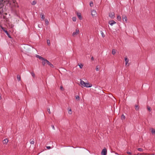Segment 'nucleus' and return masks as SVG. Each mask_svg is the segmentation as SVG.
<instances>
[{"instance_id":"19","label":"nucleus","mask_w":155,"mask_h":155,"mask_svg":"<svg viewBox=\"0 0 155 155\" xmlns=\"http://www.w3.org/2000/svg\"><path fill=\"white\" fill-rule=\"evenodd\" d=\"M112 54L114 55H115V53H116V51H115V50L114 49H113L112 50Z\"/></svg>"},{"instance_id":"4","label":"nucleus","mask_w":155,"mask_h":155,"mask_svg":"<svg viewBox=\"0 0 155 155\" xmlns=\"http://www.w3.org/2000/svg\"><path fill=\"white\" fill-rule=\"evenodd\" d=\"M41 60H42V63L43 66H45V64H47V61H48V60L43 58Z\"/></svg>"},{"instance_id":"16","label":"nucleus","mask_w":155,"mask_h":155,"mask_svg":"<svg viewBox=\"0 0 155 155\" xmlns=\"http://www.w3.org/2000/svg\"><path fill=\"white\" fill-rule=\"evenodd\" d=\"M5 32L6 33V35H7V36H8V37L10 38H11V36L10 35V34L8 33V31L6 30V31H5Z\"/></svg>"},{"instance_id":"24","label":"nucleus","mask_w":155,"mask_h":155,"mask_svg":"<svg viewBox=\"0 0 155 155\" xmlns=\"http://www.w3.org/2000/svg\"><path fill=\"white\" fill-rule=\"evenodd\" d=\"M101 35L103 38H104L105 37V35L104 34V33L102 31H101Z\"/></svg>"},{"instance_id":"45","label":"nucleus","mask_w":155,"mask_h":155,"mask_svg":"<svg viewBox=\"0 0 155 155\" xmlns=\"http://www.w3.org/2000/svg\"><path fill=\"white\" fill-rule=\"evenodd\" d=\"M63 88V87H61V89H62Z\"/></svg>"},{"instance_id":"35","label":"nucleus","mask_w":155,"mask_h":155,"mask_svg":"<svg viewBox=\"0 0 155 155\" xmlns=\"http://www.w3.org/2000/svg\"><path fill=\"white\" fill-rule=\"evenodd\" d=\"M147 109L149 110V111H151V110L150 109V107H149V106H147Z\"/></svg>"},{"instance_id":"23","label":"nucleus","mask_w":155,"mask_h":155,"mask_svg":"<svg viewBox=\"0 0 155 155\" xmlns=\"http://www.w3.org/2000/svg\"><path fill=\"white\" fill-rule=\"evenodd\" d=\"M125 116L124 115L122 114L121 116V119L122 120L125 119Z\"/></svg>"},{"instance_id":"7","label":"nucleus","mask_w":155,"mask_h":155,"mask_svg":"<svg viewBox=\"0 0 155 155\" xmlns=\"http://www.w3.org/2000/svg\"><path fill=\"white\" fill-rule=\"evenodd\" d=\"M109 24L111 26H112L114 24L116 23V22L114 20H111L109 21Z\"/></svg>"},{"instance_id":"13","label":"nucleus","mask_w":155,"mask_h":155,"mask_svg":"<svg viewBox=\"0 0 155 155\" xmlns=\"http://www.w3.org/2000/svg\"><path fill=\"white\" fill-rule=\"evenodd\" d=\"M122 18L123 21H124V20H125V21H127V18L126 15H123L122 16Z\"/></svg>"},{"instance_id":"43","label":"nucleus","mask_w":155,"mask_h":155,"mask_svg":"<svg viewBox=\"0 0 155 155\" xmlns=\"http://www.w3.org/2000/svg\"><path fill=\"white\" fill-rule=\"evenodd\" d=\"M15 0H13V2L14 3H15Z\"/></svg>"},{"instance_id":"1","label":"nucleus","mask_w":155,"mask_h":155,"mask_svg":"<svg viewBox=\"0 0 155 155\" xmlns=\"http://www.w3.org/2000/svg\"><path fill=\"white\" fill-rule=\"evenodd\" d=\"M80 84L81 85L86 87H90L92 86V84H89L88 83H86L81 79Z\"/></svg>"},{"instance_id":"29","label":"nucleus","mask_w":155,"mask_h":155,"mask_svg":"<svg viewBox=\"0 0 155 155\" xmlns=\"http://www.w3.org/2000/svg\"><path fill=\"white\" fill-rule=\"evenodd\" d=\"M93 3L92 1H91L90 2V5L91 7H92L93 6Z\"/></svg>"},{"instance_id":"31","label":"nucleus","mask_w":155,"mask_h":155,"mask_svg":"<svg viewBox=\"0 0 155 155\" xmlns=\"http://www.w3.org/2000/svg\"><path fill=\"white\" fill-rule=\"evenodd\" d=\"M68 113H69V114H72V111L71 110V109H70L68 110Z\"/></svg>"},{"instance_id":"9","label":"nucleus","mask_w":155,"mask_h":155,"mask_svg":"<svg viewBox=\"0 0 155 155\" xmlns=\"http://www.w3.org/2000/svg\"><path fill=\"white\" fill-rule=\"evenodd\" d=\"M47 61V64L48 65H49L51 67V68L54 67V66L50 62H49L48 60V61Z\"/></svg>"},{"instance_id":"26","label":"nucleus","mask_w":155,"mask_h":155,"mask_svg":"<svg viewBox=\"0 0 155 155\" xmlns=\"http://www.w3.org/2000/svg\"><path fill=\"white\" fill-rule=\"evenodd\" d=\"M34 143L35 142L33 140H30V143L31 144H34Z\"/></svg>"},{"instance_id":"34","label":"nucleus","mask_w":155,"mask_h":155,"mask_svg":"<svg viewBox=\"0 0 155 155\" xmlns=\"http://www.w3.org/2000/svg\"><path fill=\"white\" fill-rule=\"evenodd\" d=\"M1 28H2V30H3V31L5 32V31H6V30H5V28H4V27H3L2 26H1Z\"/></svg>"},{"instance_id":"40","label":"nucleus","mask_w":155,"mask_h":155,"mask_svg":"<svg viewBox=\"0 0 155 155\" xmlns=\"http://www.w3.org/2000/svg\"><path fill=\"white\" fill-rule=\"evenodd\" d=\"M3 0H0V5L2 3V2H3Z\"/></svg>"},{"instance_id":"27","label":"nucleus","mask_w":155,"mask_h":155,"mask_svg":"<svg viewBox=\"0 0 155 155\" xmlns=\"http://www.w3.org/2000/svg\"><path fill=\"white\" fill-rule=\"evenodd\" d=\"M72 20L74 21H75L76 20V17H73L72 18Z\"/></svg>"},{"instance_id":"33","label":"nucleus","mask_w":155,"mask_h":155,"mask_svg":"<svg viewBox=\"0 0 155 155\" xmlns=\"http://www.w3.org/2000/svg\"><path fill=\"white\" fill-rule=\"evenodd\" d=\"M47 111L49 114H50L51 113V112L50 111L49 108H47Z\"/></svg>"},{"instance_id":"3","label":"nucleus","mask_w":155,"mask_h":155,"mask_svg":"<svg viewBox=\"0 0 155 155\" xmlns=\"http://www.w3.org/2000/svg\"><path fill=\"white\" fill-rule=\"evenodd\" d=\"M107 153V150L106 148H104L101 152V154L103 155H106Z\"/></svg>"},{"instance_id":"15","label":"nucleus","mask_w":155,"mask_h":155,"mask_svg":"<svg viewBox=\"0 0 155 155\" xmlns=\"http://www.w3.org/2000/svg\"><path fill=\"white\" fill-rule=\"evenodd\" d=\"M36 57L37 58H38L39 59H41L42 60L44 58L41 57V56L38 55H36Z\"/></svg>"},{"instance_id":"28","label":"nucleus","mask_w":155,"mask_h":155,"mask_svg":"<svg viewBox=\"0 0 155 155\" xmlns=\"http://www.w3.org/2000/svg\"><path fill=\"white\" fill-rule=\"evenodd\" d=\"M96 71H98L99 70V66H97L96 68Z\"/></svg>"},{"instance_id":"30","label":"nucleus","mask_w":155,"mask_h":155,"mask_svg":"<svg viewBox=\"0 0 155 155\" xmlns=\"http://www.w3.org/2000/svg\"><path fill=\"white\" fill-rule=\"evenodd\" d=\"M31 75L33 77V78H34L35 76V74L33 72H31Z\"/></svg>"},{"instance_id":"10","label":"nucleus","mask_w":155,"mask_h":155,"mask_svg":"<svg viewBox=\"0 0 155 155\" xmlns=\"http://www.w3.org/2000/svg\"><path fill=\"white\" fill-rule=\"evenodd\" d=\"M8 141V140L7 138H6L3 140V143L4 144H7Z\"/></svg>"},{"instance_id":"41","label":"nucleus","mask_w":155,"mask_h":155,"mask_svg":"<svg viewBox=\"0 0 155 155\" xmlns=\"http://www.w3.org/2000/svg\"><path fill=\"white\" fill-rule=\"evenodd\" d=\"M127 153L128 154H130L131 153L130 152L128 151L127 152Z\"/></svg>"},{"instance_id":"44","label":"nucleus","mask_w":155,"mask_h":155,"mask_svg":"<svg viewBox=\"0 0 155 155\" xmlns=\"http://www.w3.org/2000/svg\"><path fill=\"white\" fill-rule=\"evenodd\" d=\"M2 99V97H1V96L0 95V100H1Z\"/></svg>"},{"instance_id":"11","label":"nucleus","mask_w":155,"mask_h":155,"mask_svg":"<svg viewBox=\"0 0 155 155\" xmlns=\"http://www.w3.org/2000/svg\"><path fill=\"white\" fill-rule=\"evenodd\" d=\"M125 65H127V64H128V63L129 61V60L126 57L125 58Z\"/></svg>"},{"instance_id":"6","label":"nucleus","mask_w":155,"mask_h":155,"mask_svg":"<svg viewBox=\"0 0 155 155\" xmlns=\"http://www.w3.org/2000/svg\"><path fill=\"white\" fill-rule=\"evenodd\" d=\"M96 12L95 10H93L91 11V14L93 16H95V15H96Z\"/></svg>"},{"instance_id":"37","label":"nucleus","mask_w":155,"mask_h":155,"mask_svg":"<svg viewBox=\"0 0 155 155\" xmlns=\"http://www.w3.org/2000/svg\"><path fill=\"white\" fill-rule=\"evenodd\" d=\"M79 97L78 96H76V99L77 100H79Z\"/></svg>"},{"instance_id":"32","label":"nucleus","mask_w":155,"mask_h":155,"mask_svg":"<svg viewBox=\"0 0 155 155\" xmlns=\"http://www.w3.org/2000/svg\"><path fill=\"white\" fill-rule=\"evenodd\" d=\"M41 18L43 20L45 19L44 15V14L41 15Z\"/></svg>"},{"instance_id":"2","label":"nucleus","mask_w":155,"mask_h":155,"mask_svg":"<svg viewBox=\"0 0 155 155\" xmlns=\"http://www.w3.org/2000/svg\"><path fill=\"white\" fill-rule=\"evenodd\" d=\"M109 16L111 18H114V13L113 12H110L109 13Z\"/></svg>"},{"instance_id":"36","label":"nucleus","mask_w":155,"mask_h":155,"mask_svg":"<svg viewBox=\"0 0 155 155\" xmlns=\"http://www.w3.org/2000/svg\"><path fill=\"white\" fill-rule=\"evenodd\" d=\"M137 150L138 151H142L143 150L141 148H138Z\"/></svg>"},{"instance_id":"18","label":"nucleus","mask_w":155,"mask_h":155,"mask_svg":"<svg viewBox=\"0 0 155 155\" xmlns=\"http://www.w3.org/2000/svg\"><path fill=\"white\" fill-rule=\"evenodd\" d=\"M151 133L153 134H155V129H154L153 128H152Z\"/></svg>"},{"instance_id":"5","label":"nucleus","mask_w":155,"mask_h":155,"mask_svg":"<svg viewBox=\"0 0 155 155\" xmlns=\"http://www.w3.org/2000/svg\"><path fill=\"white\" fill-rule=\"evenodd\" d=\"M79 29H77L76 30V32H74L72 34V36H74L76 35H77L79 34Z\"/></svg>"},{"instance_id":"22","label":"nucleus","mask_w":155,"mask_h":155,"mask_svg":"<svg viewBox=\"0 0 155 155\" xmlns=\"http://www.w3.org/2000/svg\"><path fill=\"white\" fill-rule=\"evenodd\" d=\"M37 3L35 1H33L31 3V4L32 5H35Z\"/></svg>"},{"instance_id":"14","label":"nucleus","mask_w":155,"mask_h":155,"mask_svg":"<svg viewBox=\"0 0 155 155\" xmlns=\"http://www.w3.org/2000/svg\"><path fill=\"white\" fill-rule=\"evenodd\" d=\"M17 78L18 81H19L21 80V77L19 75H17Z\"/></svg>"},{"instance_id":"12","label":"nucleus","mask_w":155,"mask_h":155,"mask_svg":"<svg viewBox=\"0 0 155 155\" xmlns=\"http://www.w3.org/2000/svg\"><path fill=\"white\" fill-rule=\"evenodd\" d=\"M135 108L136 110H138L139 109V106L138 105L135 104Z\"/></svg>"},{"instance_id":"42","label":"nucleus","mask_w":155,"mask_h":155,"mask_svg":"<svg viewBox=\"0 0 155 155\" xmlns=\"http://www.w3.org/2000/svg\"><path fill=\"white\" fill-rule=\"evenodd\" d=\"M91 59L92 60H94V57H92L91 58Z\"/></svg>"},{"instance_id":"21","label":"nucleus","mask_w":155,"mask_h":155,"mask_svg":"<svg viewBox=\"0 0 155 155\" xmlns=\"http://www.w3.org/2000/svg\"><path fill=\"white\" fill-rule=\"evenodd\" d=\"M78 65L79 66V67L81 69H82L83 66V65L81 64H78Z\"/></svg>"},{"instance_id":"39","label":"nucleus","mask_w":155,"mask_h":155,"mask_svg":"<svg viewBox=\"0 0 155 155\" xmlns=\"http://www.w3.org/2000/svg\"><path fill=\"white\" fill-rule=\"evenodd\" d=\"M51 126L53 130H55V128L53 125H51Z\"/></svg>"},{"instance_id":"20","label":"nucleus","mask_w":155,"mask_h":155,"mask_svg":"<svg viewBox=\"0 0 155 155\" xmlns=\"http://www.w3.org/2000/svg\"><path fill=\"white\" fill-rule=\"evenodd\" d=\"M45 21L46 25H48L49 24L48 20L47 19H45Z\"/></svg>"},{"instance_id":"17","label":"nucleus","mask_w":155,"mask_h":155,"mask_svg":"<svg viewBox=\"0 0 155 155\" xmlns=\"http://www.w3.org/2000/svg\"><path fill=\"white\" fill-rule=\"evenodd\" d=\"M117 19L118 20L120 21H121V17L119 15L117 16Z\"/></svg>"},{"instance_id":"38","label":"nucleus","mask_w":155,"mask_h":155,"mask_svg":"<svg viewBox=\"0 0 155 155\" xmlns=\"http://www.w3.org/2000/svg\"><path fill=\"white\" fill-rule=\"evenodd\" d=\"M46 148L48 149H50L51 148V147L50 146H47Z\"/></svg>"},{"instance_id":"25","label":"nucleus","mask_w":155,"mask_h":155,"mask_svg":"<svg viewBox=\"0 0 155 155\" xmlns=\"http://www.w3.org/2000/svg\"><path fill=\"white\" fill-rule=\"evenodd\" d=\"M47 42L48 45H50V40H47Z\"/></svg>"},{"instance_id":"8","label":"nucleus","mask_w":155,"mask_h":155,"mask_svg":"<svg viewBox=\"0 0 155 155\" xmlns=\"http://www.w3.org/2000/svg\"><path fill=\"white\" fill-rule=\"evenodd\" d=\"M77 16H78V17L80 20H81L82 19V18L81 13L79 12H77Z\"/></svg>"}]
</instances>
